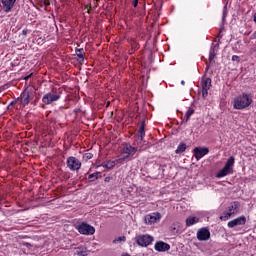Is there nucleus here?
<instances>
[{"mask_svg": "<svg viewBox=\"0 0 256 256\" xmlns=\"http://www.w3.org/2000/svg\"><path fill=\"white\" fill-rule=\"evenodd\" d=\"M253 103V96L251 94L243 93L234 98L232 105L234 109L243 110L251 106Z\"/></svg>", "mask_w": 256, "mask_h": 256, "instance_id": "obj_1", "label": "nucleus"}, {"mask_svg": "<svg viewBox=\"0 0 256 256\" xmlns=\"http://www.w3.org/2000/svg\"><path fill=\"white\" fill-rule=\"evenodd\" d=\"M233 165H235V157L231 156L228 158L225 166L217 172L216 177L221 179V177H227V175H231V173H233Z\"/></svg>", "mask_w": 256, "mask_h": 256, "instance_id": "obj_2", "label": "nucleus"}, {"mask_svg": "<svg viewBox=\"0 0 256 256\" xmlns=\"http://www.w3.org/2000/svg\"><path fill=\"white\" fill-rule=\"evenodd\" d=\"M138 151H139L138 147H133L131 145H126L123 148V151H122V155H124V156L117 159L116 163H123V161H125V159H129V157L135 155Z\"/></svg>", "mask_w": 256, "mask_h": 256, "instance_id": "obj_3", "label": "nucleus"}, {"mask_svg": "<svg viewBox=\"0 0 256 256\" xmlns=\"http://www.w3.org/2000/svg\"><path fill=\"white\" fill-rule=\"evenodd\" d=\"M135 242L139 247H149L153 243V236L148 234H141L135 237Z\"/></svg>", "mask_w": 256, "mask_h": 256, "instance_id": "obj_4", "label": "nucleus"}, {"mask_svg": "<svg viewBox=\"0 0 256 256\" xmlns=\"http://www.w3.org/2000/svg\"><path fill=\"white\" fill-rule=\"evenodd\" d=\"M60 99H61L60 93L49 92L42 97V103H44L45 105H51V103H55V101H59Z\"/></svg>", "mask_w": 256, "mask_h": 256, "instance_id": "obj_5", "label": "nucleus"}, {"mask_svg": "<svg viewBox=\"0 0 256 256\" xmlns=\"http://www.w3.org/2000/svg\"><path fill=\"white\" fill-rule=\"evenodd\" d=\"M77 230L81 235H95V227L85 222L78 225Z\"/></svg>", "mask_w": 256, "mask_h": 256, "instance_id": "obj_6", "label": "nucleus"}, {"mask_svg": "<svg viewBox=\"0 0 256 256\" xmlns=\"http://www.w3.org/2000/svg\"><path fill=\"white\" fill-rule=\"evenodd\" d=\"M66 164L70 171H79V169H81V161H79V159H77L76 157H68Z\"/></svg>", "mask_w": 256, "mask_h": 256, "instance_id": "obj_7", "label": "nucleus"}, {"mask_svg": "<svg viewBox=\"0 0 256 256\" xmlns=\"http://www.w3.org/2000/svg\"><path fill=\"white\" fill-rule=\"evenodd\" d=\"M144 221L146 225H155V223H158V221H161V213L154 212V213L148 214L144 217Z\"/></svg>", "mask_w": 256, "mask_h": 256, "instance_id": "obj_8", "label": "nucleus"}, {"mask_svg": "<svg viewBox=\"0 0 256 256\" xmlns=\"http://www.w3.org/2000/svg\"><path fill=\"white\" fill-rule=\"evenodd\" d=\"M247 223V218L245 216H240L232 221L228 222L229 229H233L235 227H239L240 225H245Z\"/></svg>", "mask_w": 256, "mask_h": 256, "instance_id": "obj_9", "label": "nucleus"}, {"mask_svg": "<svg viewBox=\"0 0 256 256\" xmlns=\"http://www.w3.org/2000/svg\"><path fill=\"white\" fill-rule=\"evenodd\" d=\"M1 3L4 13H11V11H13V7H15V3H17V0H1Z\"/></svg>", "mask_w": 256, "mask_h": 256, "instance_id": "obj_10", "label": "nucleus"}, {"mask_svg": "<svg viewBox=\"0 0 256 256\" xmlns=\"http://www.w3.org/2000/svg\"><path fill=\"white\" fill-rule=\"evenodd\" d=\"M210 237H211V232H209V229L207 228H202L197 232L198 241H208Z\"/></svg>", "mask_w": 256, "mask_h": 256, "instance_id": "obj_11", "label": "nucleus"}, {"mask_svg": "<svg viewBox=\"0 0 256 256\" xmlns=\"http://www.w3.org/2000/svg\"><path fill=\"white\" fill-rule=\"evenodd\" d=\"M155 251H158L159 253H165V251H169L171 249V245L167 244L163 241H158L154 245Z\"/></svg>", "mask_w": 256, "mask_h": 256, "instance_id": "obj_12", "label": "nucleus"}, {"mask_svg": "<svg viewBox=\"0 0 256 256\" xmlns=\"http://www.w3.org/2000/svg\"><path fill=\"white\" fill-rule=\"evenodd\" d=\"M207 153H209V148L196 147L194 149V157H195V159H197V161H199V159H203V157H205V155H207Z\"/></svg>", "mask_w": 256, "mask_h": 256, "instance_id": "obj_13", "label": "nucleus"}, {"mask_svg": "<svg viewBox=\"0 0 256 256\" xmlns=\"http://www.w3.org/2000/svg\"><path fill=\"white\" fill-rule=\"evenodd\" d=\"M30 97L29 91L25 89L23 93L20 95V103L25 107V105H29L30 103Z\"/></svg>", "mask_w": 256, "mask_h": 256, "instance_id": "obj_14", "label": "nucleus"}, {"mask_svg": "<svg viewBox=\"0 0 256 256\" xmlns=\"http://www.w3.org/2000/svg\"><path fill=\"white\" fill-rule=\"evenodd\" d=\"M230 215H237L239 213V202H232L227 209Z\"/></svg>", "mask_w": 256, "mask_h": 256, "instance_id": "obj_15", "label": "nucleus"}, {"mask_svg": "<svg viewBox=\"0 0 256 256\" xmlns=\"http://www.w3.org/2000/svg\"><path fill=\"white\" fill-rule=\"evenodd\" d=\"M76 55L78 57V62L83 64L85 61V50L83 48L76 49Z\"/></svg>", "mask_w": 256, "mask_h": 256, "instance_id": "obj_16", "label": "nucleus"}, {"mask_svg": "<svg viewBox=\"0 0 256 256\" xmlns=\"http://www.w3.org/2000/svg\"><path fill=\"white\" fill-rule=\"evenodd\" d=\"M144 137H145V121H142V124L138 131V140L140 141V143L143 142Z\"/></svg>", "mask_w": 256, "mask_h": 256, "instance_id": "obj_17", "label": "nucleus"}, {"mask_svg": "<svg viewBox=\"0 0 256 256\" xmlns=\"http://www.w3.org/2000/svg\"><path fill=\"white\" fill-rule=\"evenodd\" d=\"M202 89L210 90L211 89V78L202 79Z\"/></svg>", "mask_w": 256, "mask_h": 256, "instance_id": "obj_18", "label": "nucleus"}, {"mask_svg": "<svg viewBox=\"0 0 256 256\" xmlns=\"http://www.w3.org/2000/svg\"><path fill=\"white\" fill-rule=\"evenodd\" d=\"M74 256H87V248L78 247L74 252Z\"/></svg>", "mask_w": 256, "mask_h": 256, "instance_id": "obj_19", "label": "nucleus"}, {"mask_svg": "<svg viewBox=\"0 0 256 256\" xmlns=\"http://www.w3.org/2000/svg\"><path fill=\"white\" fill-rule=\"evenodd\" d=\"M195 223H199V218L197 217H189L186 219V226L191 227V225H195Z\"/></svg>", "mask_w": 256, "mask_h": 256, "instance_id": "obj_20", "label": "nucleus"}, {"mask_svg": "<svg viewBox=\"0 0 256 256\" xmlns=\"http://www.w3.org/2000/svg\"><path fill=\"white\" fill-rule=\"evenodd\" d=\"M187 150V144L185 143H180L175 151V153L177 155H179L180 153H185V151Z\"/></svg>", "mask_w": 256, "mask_h": 256, "instance_id": "obj_21", "label": "nucleus"}, {"mask_svg": "<svg viewBox=\"0 0 256 256\" xmlns=\"http://www.w3.org/2000/svg\"><path fill=\"white\" fill-rule=\"evenodd\" d=\"M100 167H104L105 169H113V167H115V161L104 162L100 165Z\"/></svg>", "mask_w": 256, "mask_h": 256, "instance_id": "obj_22", "label": "nucleus"}, {"mask_svg": "<svg viewBox=\"0 0 256 256\" xmlns=\"http://www.w3.org/2000/svg\"><path fill=\"white\" fill-rule=\"evenodd\" d=\"M99 177H101V172H95L88 176V181H91V182L97 181V179H99Z\"/></svg>", "mask_w": 256, "mask_h": 256, "instance_id": "obj_23", "label": "nucleus"}, {"mask_svg": "<svg viewBox=\"0 0 256 256\" xmlns=\"http://www.w3.org/2000/svg\"><path fill=\"white\" fill-rule=\"evenodd\" d=\"M217 49L214 46L211 50H210V55H209V61H213V59H215V55H217L216 53Z\"/></svg>", "mask_w": 256, "mask_h": 256, "instance_id": "obj_24", "label": "nucleus"}, {"mask_svg": "<svg viewBox=\"0 0 256 256\" xmlns=\"http://www.w3.org/2000/svg\"><path fill=\"white\" fill-rule=\"evenodd\" d=\"M193 113H195V109L189 108L188 111L186 112V122L189 121V119H191V115H193Z\"/></svg>", "mask_w": 256, "mask_h": 256, "instance_id": "obj_25", "label": "nucleus"}, {"mask_svg": "<svg viewBox=\"0 0 256 256\" xmlns=\"http://www.w3.org/2000/svg\"><path fill=\"white\" fill-rule=\"evenodd\" d=\"M232 214H230L228 211L224 212L223 215L220 216L221 221H227Z\"/></svg>", "mask_w": 256, "mask_h": 256, "instance_id": "obj_26", "label": "nucleus"}, {"mask_svg": "<svg viewBox=\"0 0 256 256\" xmlns=\"http://www.w3.org/2000/svg\"><path fill=\"white\" fill-rule=\"evenodd\" d=\"M83 157L84 159H86V161H89V159H93V155L91 153H86Z\"/></svg>", "mask_w": 256, "mask_h": 256, "instance_id": "obj_27", "label": "nucleus"}, {"mask_svg": "<svg viewBox=\"0 0 256 256\" xmlns=\"http://www.w3.org/2000/svg\"><path fill=\"white\" fill-rule=\"evenodd\" d=\"M209 95V90L202 89V97L205 99Z\"/></svg>", "mask_w": 256, "mask_h": 256, "instance_id": "obj_28", "label": "nucleus"}, {"mask_svg": "<svg viewBox=\"0 0 256 256\" xmlns=\"http://www.w3.org/2000/svg\"><path fill=\"white\" fill-rule=\"evenodd\" d=\"M232 61H236L237 63H239L241 61V58H239V56H237V55H233Z\"/></svg>", "mask_w": 256, "mask_h": 256, "instance_id": "obj_29", "label": "nucleus"}, {"mask_svg": "<svg viewBox=\"0 0 256 256\" xmlns=\"http://www.w3.org/2000/svg\"><path fill=\"white\" fill-rule=\"evenodd\" d=\"M41 3H42V5H44L45 7H49V0H42Z\"/></svg>", "mask_w": 256, "mask_h": 256, "instance_id": "obj_30", "label": "nucleus"}, {"mask_svg": "<svg viewBox=\"0 0 256 256\" xmlns=\"http://www.w3.org/2000/svg\"><path fill=\"white\" fill-rule=\"evenodd\" d=\"M85 9L87 10V13H91V4H87Z\"/></svg>", "mask_w": 256, "mask_h": 256, "instance_id": "obj_31", "label": "nucleus"}, {"mask_svg": "<svg viewBox=\"0 0 256 256\" xmlns=\"http://www.w3.org/2000/svg\"><path fill=\"white\" fill-rule=\"evenodd\" d=\"M132 5H133V7H137V5H139V0H134L132 2Z\"/></svg>", "mask_w": 256, "mask_h": 256, "instance_id": "obj_32", "label": "nucleus"}, {"mask_svg": "<svg viewBox=\"0 0 256 256\" xmlns=\"http://www.w3.org/2000/svg\"><path fill=\"white\" fill-rule=\"evenodd\" d=\"M27 33H29V30L28 29H24L22 31V35H24V37H26Z\"/></svg>", "mask_w": 256, "mask_h": 256, "instance_id": "obj_33", "label": "nucleus"}, {"mask_svg": "<svg viewBox=\"0 0 256 256\" xmlns=\"http://www.w3.org/2000/svg\"><path fill=\"white\" fill-rule=\"evenodd\" d=\"M31 77V74L26 76L24 79L27 81V79H29Z\"/></svg>", "mask_w": 256, "mask_h": 256, "instance_id": "obj_34", "label": "nucleus"}, {"mask_svg": "<svg viewBox=\"0 0 256 256\" xmlns=\"http://www.w3.org/2000/svg\"><path fill=\"white\" fill-rule=\"evenodd\" d=\"M181 85H185V80H182V81H181Z\"/></svg>", "mask_w": 256, "mask_h": 256, "instance_id": "obj_35", "label": "nucleus"}, {"mask_svg": "<svg viewBox=\"0 0 256 256\" xmlns=\"http://www.w3.org/2000/svg\"><path fill=\"white\" fill-rule=\"evenodd\" d=\"M109 179H111V178H109V177H106V178H105V181H106V182H108V181H109Z\"/></svg>", "mask_w": 256, "mask_h": 256, "instance_id": "obj_36", "label": "nucleus"}, {"mask_svg": "<svg viewBox=\"0 0 256 256\" xmlns=\"http://www.w3.org/2000/svg\"><path fill=\"white\" fill-rule=\"evenodd\" d=\"M171 229H172L173 231H176L177 228L172 226Z\"/></svg>", "mask_w": 256, "mask_h": 256, "instance_id": "obj_37", "label": "nucleus"}, {"mask_svg": "<svg viewBox=\"0 0 256 256\" xmlns=\"http://www.w3.org/2000/svg\"><path fill=\"white\" fill-rule=\"evenodd\" d=\"M254 22L256 23V13L254 14Z\"/></svg>", "mask_w": 256, "mask_h": 256, "instance_id": "obj_38", "label": "nucleus"}, {"mask_svg": "<svg viewBox=\"0 0 256 256\" xmlns=\"http://www.w3.org/2000/svg\"><path fill=\"white\" fill-rule=\"evenodd\" d=\"M97 5H98L97 2H95V3H94V7H97Z\"/></svg>", "mask_w": 256, "mask_h": 256, "instance_id": "obj_39", "label": "nucleus"}, {"mask_svg": "<svg viewBox=\"0 0 256 256\" xmlns=\"http://www.w3.org/2000/svg\"><path fill=\"white\" fill-rule=\"evenodd\" d=\"M29 245H31V244H29V243H26V247H29Z\"/></svg>", "mask_w": 256, "mask_h": 256, "instance_id": "obj_40", "label": "nucleus"}, {"mask_svg": "<svg viewBox=\"0 0 256 256\" xmlns=\"http://www.w3.org/2000/svg\"><path fill=\"white\" fill-rule=\"evenodd\" d=\"M94 1H96V3H97V1H99V0H94Z\"/></svg>", "mask_w": 256, "mask_h": 256, "instance_id": "obj_41", "label": "nucleus"}, {"mask_svg": "<svg viewBox=\"0 0 256 256\" xmlns=\"http://www.w3.org/2000/svg\"><path fill=\"white\" fill-rule=\"evenodd\" d=\"M0 7H1V2H0Z\"/></svg>", "mask_w": 256, "mask_h": 256, "instance_id": "obj_42", "label": "nucleus"}]
</instances>
